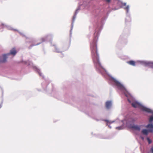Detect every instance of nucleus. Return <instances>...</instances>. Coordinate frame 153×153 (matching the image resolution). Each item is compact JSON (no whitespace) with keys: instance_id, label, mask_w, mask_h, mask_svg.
<instances>
[{"instance_id":"12","label":"nucleus","mask_w":153,"mask_h":153,"mask_svg":"<svg viewBox=\"0 0 153 153\" xmlns=\"http://www.w3.org/2000/svg\"><path fill=\"white\" fill-rule=\"evenodd\" d=\"M151 151L152 153H153V147H152L151 149Z\"/></svg>"},{"instance_id":"19","label":"nucleus","mask_w":153,"mask_h":153,"mask_svg":"<svg viewBox=\"0 0 153 153\" xmlns=\"http://www.w3.org/2000/svg\"><path fill=\"white\" fill-rule=\"evenodd\" d=\"M128 101L129 102H130V101L129 100H128Z\"/></svg>"},{"instance_id":"16","label":"nucleus","mask_w":153,"mask_h":153,"mask_svg":"<svg viewBox=\"0 0 153 153\" xmlns=\"http://www.w3.org/2000/svg\"><path fill=\"white\" fill-rule=\"evenodd\" d=\"M126 3H124L123 4V6H126Z\"/></svg>"},{"instance_id":"3","label":"nucleus","mask_w":153,"mask_h":153,"mask_svg":"<svg viewBox=\"0 0 153 153\" xmlns=\"http://www.w3.org/2000/svg\"><path fill=\"white\" fill-rule=\"evenodd\" d=\"M16 51L15 48H12L10 51V53H7V54H4L3 55V59L1 60L0 59V62H4L6 61V59L7 58V56L11 54L13 55H15L16 53Z\"/></svg>"},{"instance_id":"6","label":"nucleus","mask_w":153,"mask_h":153,"mask_svg":"<svg viewBox=\"0 0 153 153\" xmlns=\"http://www.w3.org/2000/svg\"><path fill=\"white\" fill-rule=\"evenodd\" d=\"M115 83L116 85L120 89H122L124 88L123 85L119 82L116 81L115 82Z\"/></svg>"},{"instance_id":"14","label":"nucleus","mask_w":153,"mask_h":153,"mask_svg":"<svg viewBox=\"0 0 153 153\" xmlns=\"http://www.w3.org/2000/svg\"><path fill=\"white\" fill-rule=\"evenodd\" d=\"M58 49H57V48H56V52H59L60 51H59L58 50Z\"/></svg>"},{"instance_id":"4","label":"nucleus","mask_w":153,"mask_h":153,"mask_svg":"<svg viewBox=\"0 0 153 153\" xmlns=\"http://www.w3.org/2000/svg\"><path fill=\"white\" fill-rule=\"evenodd\" d=\"M146 128H149V130L144 129L142 131V133L145 135H147L149 132H152L153 131V125L152 124H149L147 125Z\"/></svg>"},{"instance_id":"10","label":"nucleus","mask_w":153,"mask_h":153,"mask_svg":"<svg viewBox=\"0 0 153 153\" xmlns=\"http://www.w3.org/2000/svg\"><path fill=\"white\" fill-rule=\"evenodd\" d=\"M147 140L149 144H150L151 143L152 141L151 140H150V139L149 137H147Z\"/></svg>"},{"instance_id":"5","label":"nucleus","mask_w":153,"mask_h":153,"mask_svg":"<svg viewBox=\"0 0 153 153\" xmlns=\"http://www.w3.org/2000/svg\"><path fill=\"white\" fill-rule=\"evenodd\" d=\"M112 105L111 102L110 101H108L105 103L106 108L108 109H109Z\"/></svg>"},{"instance_id":"2","label":"nucleus","mask_w":153,"mask_h":153,"mask_svg":"<svg viewBox=\"0 0 153 153\" xmlns=\"http://www.w3.org/2000/svg\"><path fill=\"white\" fill-rule=\"evenodd\" d=\"M132 106L134 108L140 107L143 111L147 112L152 113V111L150 109L141 106V105L137 102H134L131 103Z\"/></svg>"},{"instance_id":"8","label":"nucleus","mask_w":153,"mask_h":153,"mask_svg":"<svg viewBox=\"0 0 153 153\" xmlns=\"http://www.w3.org/2000/svg\"><path fill=\"white\" fill-rule=\"evenodd\" d=\"M128 63L133 66H135V62L131 60L129 61L128 62Z\"/></svg>"},{"instance_id":"7","label":"nucleus","mask_w":153,"mask_h":153,"mask_svg":"<svg viewBox=\"0 0 153 153\" xmlns=\"http://www.w3.org/2000/svg\"><path fill=\"white\" fill-rule=\"evenodd\" d=\"M132 128L134 129L140 131V127L138 126H133L132 127Z\"/></svg>"},{"instance_id":"13","label":"nucleus","mask_w":153,"mask_h":153,"mask_svg":"<svg viewBox=\"0 0 153 153\" xmlns=\"http://www.w3.org/2000/svg\"><path fill=\"white\" fill-rule=\"evenodd\" d=\"M150 65L152 68H153V63L150 64Z\"/></svg>"},{"instance_id":"1","label":"nucleus","mask_w":153,"mask_h":153,"mask_svg":"<svg viewBox=\"0 0 153 153\" xmlns=\"http://www.w3.org/2000/svg\"><path fill=\"white\" fill-rule=\"evenodd\" d=\"M97 39L96 37L93 40L91 45V49L93 60L95 64L101 66V63L99 61V56L97 46Z\"/></svg>"},{"instance_id":"15","label":"nucleus","mask_w":153,"mask_h":153,"mask_svg":"<svg viewBox=\"0 0 153 153\" xmlns=\"http://www.w3.org/2000/svg\"><path fill=\"white\" fill-rule=\"evenodd\" d=\"M107 2H109L110 1H111V0H106V1Z\"/></svg>"},{"instance_id":"17","label":"nucleus","mask_w":153,"mask_h":153,"mask_svg":"<svg viewBox=\"0 0 153 153\" xmlns=\"http://www.w3.org/2000/svg\"><path fill=\"white\" fill-rule=\"evenodd\" d=\"M1 105H0V108H1Z\"/></svg>"},{"instance_id":"9","label":"nucleus","mask_w":153,"mask_h":153,"mask_svg":"<svg viewBox=\"0 0 153 153\" xmlns=\"http://www.w3.org/2000/svg\"><path fill=\"white\" fill-rule=\"evenodd\" d=\"M129 6H127L125 7V9L126 10L127 12H128V10H129Z\"/></svg>"},{"instance_id":"18","label":"nucleus","mask_w":153,"mask_h":153,"mask_svg":"<svg viewBox=\"0 0 153 153\" xmlns=\"http://www.w3.org/2000/svg\"><path fill=\"white\" fill-rule=\"evenodd\" d=\"M106 121L107 122H108V120H106Z\"/></svg>"},{"instance_id":"11","label":"nucleus","mask_w":153,"mask_h":153,"mask_svg":"<svg viewBox=\"0 0 153 153\" xmlns=\"http://www.w3.org/2000/svg\"><path fill=\"white\" fill-rule=\"evenodd\" d=\"M149 121L150 122H151L153 121V116H151L150 117Z\"/></svg>"}]
</instances>
